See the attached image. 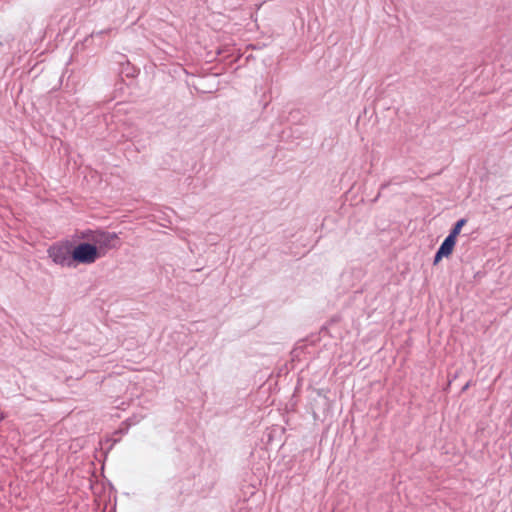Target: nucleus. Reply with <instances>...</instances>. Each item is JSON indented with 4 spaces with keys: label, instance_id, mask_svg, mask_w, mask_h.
I'll return each mask as SVG.
<instances>
[{
    "label": "nucleus",
    "instance_id": "f257e3e1",
    "mask_svg": "<svg viewBox=\"0 0 512 512\" xmlns=\"http://www.w3.org/2000/svg\"><path fill=\"white\" fill-rule=\"evenodd\" d=\"M116 239L115 234L102 233L94 239L97 245L80 243L72 250V260L80 264H92L104 255L102 248L108 247L109 243Z\"/></svg>",
    "mask_w": 512,
    "mask_h": 512
},
{
    "label": "nucleus",
    "instance_id": "f03ea898",
    "mask_svg": "<svg viewBox=\"0 0 512 512\" xmlns=\"http://www.w3.org/2000/svg\"><path fill=\"white\" fill-rule=\"evenodd\" d=\"M72 251L68 244L53 245L48 249V255L54 263L62 266H71Z\"/></svg>",
    "mask_w": 512,
    "mask_h": 512
},
{
    "label": "nucleus",
    "instance_id": "7ed1b4c3",
    "mask_svg": "<svg viewBox=\"0 0 512 512\" xmlns=\"http://www.w3.org/2000/svg\"><path fill=\"white\" fill-rule=\"evenodd\" d=\"M455 244L456 240L447 236L436 252L434 264H437L443 257H449L454 250Z\"/></svg>",
    "mask_w": 512,
    "mask_h": 512
},
{
    "label": "nucleus",
    "instance_id": "20e7f679",
    "mask_svg": "<svg viewBox=\"0 0 512 512\" xmlns=\"http://www.w3.org/2000/svg\"><path fill=\"white\" fill-rule=\"evenodd\" d=\"M465 223H466L465 219L458 220L456 222V224L454 225V227L452 228V230L450 231V234L448 236H450V237H452L453 239L456 240L458 235L461 232L462 227L465 225Z\"/></svg>",
    "mask_w": 512,
    "mask_h": 512
}]
</instances>
